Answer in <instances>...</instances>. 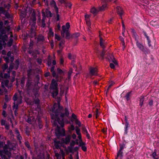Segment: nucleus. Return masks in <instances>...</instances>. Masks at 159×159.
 <instances>
[{
	"instance_id": "48",
	"label": "nucleus",
	"mask_w": 159,
	"mask_h": 159,
	"mask_svg": "<svg viewBox=\"0 0 159 159\" xmlns=\"http://www.w3.org/2000/svg\"><path fill=\"white\" fill-rule=\"evenodd\" d=\"M65 42L64 40H61L59 44V48H61V47L62 46V44H64L65 43Z\"/></svg>"
},
{
	"instance_id": "59",
	"label": "nucleus",
	"mask_w": 159,
	"mask_h": 159,
	"mask_svg": "<svg viewBox=\"0 0 159 159\" xmlns=\"http://www.w3.org/2000/svg\"><path fill=\"white\" fill-rule=\"evenodd\" d=\"M26 132L27 134L29 135V127L28 126H27L26 128Z\"/></svg>"
},
{
	"instance_id": "50",
	"label": "nucleus",
	"mask_w": 159,
	"mask_h": 159,
	"mask_svg": "<svg viewBox=\"0 0 159 159\" xmlns=\"http://www.w3.org/2000/svg\"><path fill=\"white\" fill-rule=\"evenodd\" d=\"M55 38L57 39L58 41H60L61 40L60 37L57 34H55Z\"/></svg>"
},
{
	"instance_id": "8",
	"label": "nucleus",
	"mask_w": 159,
	"mask_h": 159,
	"mask_svg": "<svg viewBox=\"0 0 159 159\" xmlns=\"http://www.w3.org/2000/svg\"><path fill=\"white\" fill-rule=\"evenodd\" d=\"M32 9L30 8V14L32 13L31 17H30V21H32V25L34 27L36 23V17L35 11L33 10L32 11Z\"/></svg>"
},
{
	"instance_id": "54",
	"label": "nucleus",
	"mask_w": 159,
	"mask_h": 159,
	"mask_svg": "<svg viewBox=\"0 0 159 159\" xmlns=\"http://www.w3.org/2000/svg\"><path fill=\"white\" fill-rule=\"evenodd\" d=\"M8 63H7L6 64H5L3 66L2 68L3 70H5L8 67V66L7 65Z\"/></svg>"
},
{
	"instance_id": "27",
	"label": "nucleus",
	"mask_w": 159,
	"mask_h": 159,
	"mask_svg": "<svg viewBox=\"0 0 159 159\" xmlns=\"http://www.w3.org/2000/svg\"><path fill=\"white\" fill-rule=\"evenodd\" d=\"M46 16L47 17H52V14L51 12L48 9H46Z\"/></svg>"
},
{
	"instance_id": "25",
	"label": "nucleus",
	"mask_w": 159,
	"mask_h": 159,
	"mask_svg": "<svg viewBox=\"0 0 159 159\" xmlns=\"http://www.w3.org/2000/svg\"><path fill=\"white\" fill-rule=\"evenodd\" d=\"M44 37L41 34H39L37 38V40L38 42L39 41H43L44 40Z\"/></svg>"
},
{
	"instance_id": "29",
	"label": "nucleus",
	"mask_w": 159,
	"mask_h": 159,
	"mask_svg": "<svg viewBox=\"0 0 159 159\" xmlns=\"http://www.w3.org/2000/svg\"><path fill=\"white\" fill-rule=\"evenodd\" d=\"M38 126L40 129H41L43 127V125L42 124V121H41V119L39 118L38 119Z\"/></svg>"
},
{
	"instance_id": "41",
	"label": "nucleus",
	"mask_w": 159,
	"mask_h": 159,
	"mask_svg": "<svg viewBox=\"0 0 159 159\" xmlns=\"http://www.w3.org/2000/svg\"><path fill=\"white\" fill-rule=\"evenodd\" d=\"M56 12V14L57 15V20L58 21L60 19V16L58 14V9H57V11H55Z\"/></svg>"
},
{
	"instance_id": "61",
	"label": "nucleus",
	"mask_w": 159,
	"mask_h": 159,
	"mask_svg": "<svg viewBox=\"0 0 159 159\" xmlns=\"http://www.w3.org/2000/svg\"><path fill=\"white\" fill-rule=\"evenodd\" d=\"M82 149L84 152H85L87 150V148L84 145L81 147Z\"/></svg>"
},
{
	"instance_id": "4",
	"label": "nucleus",
	"mask_w": 159,
	"mask_h": 159,
	"mask_svg": "<svg viewBox=\"0 0 159 159\" xmlns=\"http://www.w3.org/2000/svg\"><path fill=\"white\" fill-rule=\"evenodd\" d=\"M49 89L52 97L54 98H56L58 95L59 92L57 81L54 79H52L49 86Z\"/></svg>"
},
{
	"instance_id": "34",
	"label": "nucleus",
	"mask_w": 159,
	"mask_h": 159,
	"mask_svg": "<svg viewBox=\"0 0 159 159\" xmlns=\"http://www.w3.org/2000/svg\"><path fill=\"white\" fill-rule=\"evenodd\" d=\"M48 35L50 37H53L54 36V33L52 31V30L51 28H50L49 30Z\"/></svg>"
},
{
	"instance_id": "31",
	"label": "nucleus",
	"mask_w": 159,
	"mask_h": 159,
	"mask_svg": "<svg viewBox=\"0 0 159 159\" xmlns=\"http://www.w3.org/2000/svg\"><path fill=\"white\" fill-rule=\"evenodd\" d=\"M132 32L133 33V35L135 37V40H137V37H138L137 34L135 32V30L134 29H132Z\"/></svg>"
},
{
	"instance_id": "7",
	"label": "nucleus",
	"mask_w": 159,
	"mask_h": 159,
	"mask_svg": "<svg viewBox=\"0 0 159 159\" xmlns=\"http://www.w3.org/2000/svg\"><path fill=\"white\" fill-rule=\"evenodd\" d=\"M62 30L61 31V36L64 38L65 37V34H66V38L67 39H69L70 36V34L68 30H66V28L65 26L64 25H63L62 26Z\"/></svg>"
},
{
	"instance_id": "46",
	"label": "nucleus",
	"mask_w": 159,
	"mask_h": 159,
	"mask_svg": "<svg viewBox=\"0 0 159 159\" xmlns=\"http://www.w3.org/2000/svg\"><path fill=\"white\" fill-rule=\"evenodd\" d=\"M106 7V5H103L101 7L99 8V10L101 11L103 10Z\"/></svg>"
},
{
	"instance_id": "12",
	"label": "nucleus",
	"mask_w": 159,
	"mask_h": 159,
	"mask_svg": "<svg viewBox=\"0 0 159 159\" xmlns=\"http://www.w3.org/2000/svg\"><path fill=\"white\" fill-rule=\"evenodd\" d=\"M71 139V136L70 135H67L64 139H62V142L63 143L67 145L70 142Z\"/></svg>"
},
{
	"instance_id": "39",
	"label": "nucleus",
	"mask_w": 159,
	"mask_h": 159,
	"mask_svg": "<svg viewBox=\"0 0 159 159\" xmlns=\"http://www.w3.org/2000/svg\"><path fill=\"white\" fill-rule=\"evenodd\" d=\"M15 102H14V105L13 106V110H17L18 108V105L19 103H16V104Z\"/></svg>"
},
{
	"instance_id": "62",
	"label": "nucleus",
	"mask_w": 159,
	"mask_h": 159,
	"mask_svg": "<svg viewBox=\"0 0 159 159\" xmlns=\"http://www.w3.org/2000/svg\"><path fill=\"white\" fill-rule=\"evenodd\" d=\"M36 0H32L31 2V3H30V5H31V4L33 5H34L36 4Z\"/></svg>"
},
{
	"instance_id": "16",
	"label": "nucleus",
	"mask_w": 159,
	"mask_h": 159,
	"mask_svg": "<svg viewBox=\"0 0 159 159\" xmlns=\"http://www.w3.org/2000/svg\"><path fill=\"white\" fill-rule=\"evenodd\" d=\"M132 91H131L129 92L126 94L125 95L124 97L125 98L127 101L128 102L130 99V98L131 97V94L132 93Z\"/></svg>"
},
{
	"instance_id": "35",
	"label": "nucleus",
	"mask_w": 159,
	"mask_h": 159,
	"mask_svg": "<svg viewBox=\"0 0 159 159\" xmlns=\"http://www.w3.org/2000/svg\"><path fill=\"white\" fill-rule=\"evenodd\" d=\"M91 12L93 14H96L97 13V10L96 8L93 7L91 9Z\"/></svg>"
},
{
	"instance_id": "18",
	"label": "nucleus",
	"mask_w": 159,
	"mask_h": 159,
	"mask_svg": "<svg viewBox=\"0 0 159 159\" xmlns=\"http://www.w3.org/2000/svg\"><path fill=\"white\" fill-rule=\"evenodd\" d=\"M3 149L5 154L7 155L8 156L10 157L11 155V153L7 150L8 149V146L5 145V146L4 147Z\"/></svg>"
},
{
	"instance_id": "43",
	"label": "nucleus",
	"mask_w": 159,
	"mask_h": 159,
	"mask_svg": "<svg viewBox=\"0 0 159 159\" xmlns=\"http://www.w3.org/2000/svg\"><path fill=\"white\" fill-rule=\"evenodd\" d=\"M156 151L157 150L156 149H155L154 150L152 154V156L153 158L156 157L157 156V155L156 154Z\"/></svg>"
},
{
	"instance_id": "23",
	"label": "nucleus",
	"mask_w": 159,
	"mask_h": 159,
	"mask_svg": "<svg viewBox=\"0 0 159 159\" xmlns=\"http://www.w3.org/2000/svg\"><path fill=\"white\" fill-rule=\"evenodd\" d=\"M27 11V10L25 8H24V10L21 11V14L20 15L21 18H23L26 15Z\"/></svg>"
},
{
	"instance_id": "26",
	"label": "nucleus",
	"mask_w": 159,
	"mask_h": 159,
	"mask_svg": "<svg viewBox=\"0 0 159 159\" xmlns=\"http://www.w3.org/2000/svg\"><path fill=\"white\" fill-rule=\"evenodd\" d=\"M30 38H32L33 37V36H34L35 37V39H36L37 38L36 37V33L35 32H34V33L33 32V29L32 28H30Z\"/></svg>"
},
{
	"instance_id": "6",
	"label": "nucleus",
	"mask_w": 159,
	"mask_h": 159,
	"mask_svg": "<svg viewBox=\"0 0 159 159\" xmlns=\"http://www.w3.org/2000/svg\"><path fill=\"white\" fill-rule=\"evenodd\" d=\"M136 44L137 47L146 55L150 53V50L147 48H144L143 44L140 43L138 40H136Z\"/></svg>"
},
{
	"instance_id": "44",
	"label": "nucleus",
	"mask_w": 159,
	"mask_h": 159,
	"mask_svg": "<svg viewBox=\"0 0 159 159\" xmlns=\"http://www.w3.org/2000/svg\"><path fill=\"white\" fill-rule=\"evenodd\" d=\"M57 71L58 73L61 74L63 73V71L59 68H57Z\"/></svg>"
},
{
	"instance_id": "47",
	"label": "nucleus",
	"mask_w": 159,
	"mask_h": 159,
	"mask_svg": "<svg viewBox=\"0 0 159 159\" xmlns=\"http://www.w3.org/2000/svg\"><path fill=\"white\" fill-rule=\"evenodd\" d=\"M85 145V143L84 142H83L82 140H81V141H80L79 145V146L81 147Z\"/></svg>"
},
{
	"instance_id": "63",
	"label": "nucleus",
	"mask_w": 159,
	"mask_h": 159,
	"mask_svg": "<svg viewBox=\"0 0 159 159\" xmlns=\"http://www.w3.org/2000/svg\"><path fill=\"white\" fill-rule=\"evenodd\" d=\"M14 68V64L13 63H12L10 64L9 66V69L10 70H12Z\"/></svg>"
},
{
	"instance_id": "28",
	"label": "nucleus",
	"mask_w": 159,
	"mask_h": 159,
	"mask_svg": "<svg viewBox=\"0 0 159 159\" xmlns=\"http://www.w3.org/2000/svg\"><path fill=\"white\" fill-rule=\"evenodd\" d=\"M30 84L29 80H28L27 82L26 85V89L27 90V93L29 94L30 93Z\"/></svg>"
},
{
	"instance_id": "52",
	"label": "nucleus",
	"mask_w": 159,
	"mask_h": 159,
	"mask_svg": "<svg viewBox=\"0 0 159 159\" xmlns=\"http://www.w3.org/2000/svg\"><path fill=\"white\" fill-rule=\"evenodd\" d=\"M125 124H129V122L128 119V118L126 116H125Z\"/></svg>"
},
{
	"instance_id": "13",
	"label": "nucleus",
	"mask_w": 159,
	"mask_h": 159,
	"mask_svg": "<svg viewBox=\"0 0 159 159\" xmlns=\"http://www.w3.org/2000/svg\"><path fill=\"white\" fill-rule=\"evenodd\" d=\"M90 74L91 75H97V69L95 67H91L89 69Z\"/></svg>"
},
{
	"instance_id": "9",
	"label": "nucleus",
	"mask_w": 159,
	"mask_h": 159,
	"mask_svg": "<svg viewBox=\"0 0 159 159\" xmlns=\"http://www.w3.org/2000/svg\"><path fill=\"white\" fill-rule=\"evenodd\" d=\"M57 127H58V126ZM56 131V134L57 137L65 136V130L64 129H62L61 130L59 128H58Z\"/></svg>"
},
{
	"instance_id": "57",
	"label": "nucleus",
	"mask_w": 159,
	"mask_h": 159,
	"mask_svg": "<svg viewBox=\"0 0 159 159\" xmlns=\"http://www.w3.org/2000/svg\"><path fill=\"white\" fill-rule=\"evenodd\" d=\"M87 25L88 26V29L89 30L90 28H91L90 25H91V24L90 22L89 21H87L86 22Z\"/></svg>"
},
{
	"instance_id": "64",
	"label": "nucleus",
	"mask_w": 159,
	"mask_h": 159,
	"mask_svg": "<svg viewBox=\"0 0 159 159\" xmlns=\"http://www.w3.org/2000/svg\"><path fill=\"white\" fill-rule=\"evenodd\" d=\"M66 27L67 29H69L70 28V23L69 22H67L66 23Z\"/></svg>"
},
{
	"instance_id": "14",
	"label": "nucleus",
	"mask_w": 159,
	"mask_h": 159,
	"mask_svg": "<svg viewBox=\"0 0 159 159\" xmlns=\"http://www.w3.org/2000/svg\"><path fill=\"white\" fill-rule=\"evenodd\" d=\"M75 145V141L74 140H72L70 143V146L68 147V149L70 152L73 153V148Z\"/></svg>"
},
{
	"instance_id": "45",
	"label": "nucleus",
	"mask_w": 159,
	"mask_h": 159,
	"mask_svg": "<svg viewBox=\"0 0 159 159\" xmlns=\"http://www.w3.org/2000/svg\"><path fill=\"white\" fill-rule=\"evenodd\" d=\"M6 12V11L4 10L3 7H0V14L2 13L3 14H5Z\"/></svg>"
},
{
	"instance_id": "19",
	"label": "nucleus",
	"mask_w": 159,
	"mask_h": 159,
	"mask_svg": "<svg viewBox=\"0 0 159 159\" xmlns=\"http://www.w3.org/2000/svg\"><path fill=\"white\" fill-rule=\"evenodd\" d=\"M130 127L129 124H125L124 127V135H127L128 132L129 128Z\"/></svg>"
},
{
	"instance_id": "3",
	"label": "nucleus",
	"mask_w": 159,
	"mask_h": 159,
	"mask_svg": "<svg viewBox=\"0 0 159 159\" xmlns=\"http://www.w3.org/2000/svg\"><path fill=\"white\" fill-rule=\"evenodd\" d=\"M124 137H123V139H124ZM119 146V149L117 153V156L116 159H117V158L118 157H120V159H122L123 156V149L127 147L129 149L131 148L132 147V142L131 141H127L123 139L122 142L121 143H120Z\"/></svg>"
},
{
	"instance_id": "5",
	"label": "nucleus",
	"mask_w": 159,
	"mask_h": 159,
	"mask_svg": "<svg viewBox=\"0 0 159 159\" xmlns=\"http://www.w3.org/2000/svg\"><path fill=\"white\" fill-rule=\"evenodd\" d=\"M8 39V36L5 34V30H2L0 34V50L2 49L3 46L5 47L6 45L5 41H7Z\"/></svg>"
},
{
	"instance_id": "40",
	"label": "nucleus",
	"mask_w": 159,
	"mask_h": 159,
	"mask_svg": "<svg viewBox=\"0 0 159 159\" xmlns=\"http://www.w3.org/2000/svg\"><path fill=\"white\" fill-rule=\"evenodd\" d=\"M82 129L84 134L88 133V132L85 126H83L82 128Z\"/></svg>"
},
{
	"instance_id": "37",
	"label": "nucleus",
	"mask_w": 159,
	"mask_h": 159,
	"mask_svg": "<svg viewBox=\"0 0 159 159\" xmlns=\"http://www.w3.org/2000/svg\"><path fill=\"white\" fill-rule=\"evenodd\" d=\"M13 41V40L12 39H9L8 42L7 43V45L8 47H10L11 46Z\"/></svg>"
},
{
	"instance_id": "2",
	"label": "nucleus",
	"mask_w": 159,
	"mask_h": 159,
	"mask_svg": "<svg viewBox=\"0 0 159 159\" xmlns=\"http://www.w3.org/2000/svg\"><path fill=\"white\" fill-rule=\"evenodd\" d=\"M40 80V76L39 75H36L34 79V81L35 83V87L34 88L33 91L34 93V102L35 104L37 105V108L39 110H41V107L40 105V100L38 98L39 96V94L38 92L39 89V87L38 85L39 83V81Z\"/></svg>"
},
{
	"instance_id": "36",
	"label": "nucleus",
	"mask_w": 159,
	"mask_h": 159,
	"mask_svg": "<svg viewBox=\"0 0 159 159\" xmlns=\"http://www.w3.org/2000/svg\"><path fill=\"white\" fill-rule=\"evenodd\" d=\"M115 83L113 81H111L110 83L107 91V93L109 89Z\"/></svg>"
},
{
	"instance_id": "56",
	"label": "nucleus",
	"mask_w": 159,
	"mask_h": 159,
	"mask_svg": "<svg viewBox=\"0 0 159 159\" xmlns=\"http://www.w3.org/2000/svg\"><path fill=\"white\" fill-rule=\"evenodd\" d=\"M79 149V147H78L76 146L75 147L74 149H73V152H77L78 151Z\"/></svg>"
},
{
	"instance_id": "55",
	"label": "nucleus",
	"mask_w": 159,
	"mask_h": 159,
	"mask_svg": "<svg viewBox=\"0 0 159 159\" xmlns=\"http://www.w3.org/2000/svg\"><path fill=\"white\" fill-rule=\"evenodd\" d=\"M37 61L38 62V63L39 65L41 64L42 62V60L41 59L39 58L37 59Z\"/></svg>"
},
{
	"instance_id": "21",
	"label": "nucleus",
	"mask_w": 159,
	"mask_h": 159,
	"mask_svg": "<svg viewBox=\"0 0 159 159\" xmlns=\"http://www.w3.org/2000/svg\"><path fill=\"white\" fill-rule=\"evenodd\" d=\"M50 4L52 6V7H53L54 8V9L55 11H57V9H58V8L56 4V2L54 0H52L50 2Z\"/></svg>"
},
{
	"instance_id": "33",
	"label": "nucleus",
	"mask_w": 159,
	"mask_h": 159,
	"mask_svg": "<svg viewBox=\"0 0 159 159\" xmlns=\"http://www.w3.org/2000/svg\"><path fill=\"white\" fill-rule=\"evenodd\" d=\"M146 39H147V41L148 44V46L149 47H152V45H151V40L149 38V36L147 37V38H146Z\"/></svg>"
},
{
	"instance_id": "49",
	"label": "nucleus",
	"mask_w": 159,
	"mask_h": 159,
	"mask_svg": "<svg viewBox=\"0 0 159 159\" xmlns=\"http://www.w3.org/2000/svg\"><path fill=\"white\" fill-rule=\"evenodd\" d=\"M43 157L41 156L38 155L37 157H33L32 159H43Z\"/></svg>"
},
{
	"instance_id": "42",
	"label": "nucleus",
	"mask_w": 159,
	"mask_h": 159,
	"mask_svg": "<svg viewBox=\"0 0 159 159\" xmlns=\"http://www.w3.org/2000/svg\"><path fill=\"white\" fill-rule=\"evenodd\" d=\"M100 114V113L99 111H98V109H96L95 112V116L96 118H98V117L99 116Z\"/></svg>"
},
{
	"instance_id": "1",
	"label": "nucleus",
	"mask_w": 159,
	"mask_h": 159,
	"mask_svg": "<svg viewBox=\"0 0 159 159\" xmlns=\"http://www.w3.org/2000/svg\"><path fill=\"white\" fill-rule=\"evenodd\" d=\"M64 110L63 107L60 105V102H58L57 104L54 103L52 108L51 111L52 113L50 114L52 119L54 120V124L57 125V122L62 127L64 126V122L63 118L66 116L68 117L69 115L67 108L65 109V113H62Z\"/></svg>"
},
{
	"instance_id": "11",
	"label": "nucleus",
	"mask_w": 159,
	"mask_h": 159,
	"mask_svg": "<svg viewBox=\"0 0 159 159\" xmlns=\"http://www.w3.org/2000/svg\"><path fill=\"white\" fill-rule=\"evenodd\" d=\"M116 11L117 14L120 16V18L122 20V16L124 13L122 8L120 6H117L116 7Z\"/></svg>"
},
{
	"instance_id": "38",
	"label": "nucleus",
	"mask_w": 159,
	"mask_h": 159,
	"mask_svg": "<svg viewBox=\"0 0 159 159\" xmlns=\"http://www.w3.org/2000/svg\"><path fill=\"white\" fill-rule=\"evenodd\" d=\"M75 131L77 135H78L81 134L80 132V129L77 126L76 127Z\"/></svg>"
},
{
	"instance_id": "24",
	"label": "nucleus",
	"mask_w": 159,
	"mask_h": 159,
	"mask_svg": "<svg viewBox=\"0 0 159 159\" xmlns=\"http://www.w3.org/2000/svg\"><path fill=\"white\" fill-rule=\"evenodd\" d=\"M139 105L142 107L143 105V102L144 101V97L143 96H141L139 98Z\"/></svg>"
},
{
	"instance_id": "30",
	"label": "nucleus",
	"mask_w": 159,
	"mask_h": 159,
	"mask_svg": "<svg viewBox=\"0 0 159 159\" xmlns=\"http://www.w3.org/2000/svg\"><path fill=\"white\" fill-rule=\"evenodd\" d=\"M103 39L102 38H100V46L103 48V49H104L105 48L103 43Z\"/></svg>"
},
{
	"instance_id": "53",
	"label": "nucleus",
	"mask_w": 159,
	"mask_h": 159,
	"mask_svg": "<svg viewBox=\"0 0 159 159\" xmlns=\"http://www.w3.org/2000/svg\"><path fill=\"white\" fill-rule=\"evenodd\" d=\"M148 104L150 107H152L153 105V101L152 100H150Z\"/></svg>"
},
{
	"instance_id": "20",
	"label": "nucleus",
	"mask_w": 159,
	"mask_h": 159,
	"mask_svg": "<svg viewBox=\"0 0 159 159\" xmlns=\"http://www.w3.org/2000/svg\"><path fill=\"white\" fill-rule=\"evenodd\" d=\"M3 25V23L2 22H0V33H1V30H4L5 31V34H6V30H7V31H9L10 30V26H8L7 27H5L4 28L2 29V26Z\"/></svg>"
},
{
	"instance_id": "10",
	"label": "nucleus",
	"mask_w": 159,
	"mask_h": 159,
	"mask_svg": "<svg viewBox=\"0 0 159 159\" xmlns=\"http://www.w3.org/2000/svg\"><path fill=\"white\" fill-rule=\"evenodd\" d=\"M33 45V42L30 39V55L33 57L34 59L37 57V54H39V52L38 50L35 49L34 51L31 50V48Z\"/></svg>"
},
{
	"instance_id": "51",
	"label": "nucleus",
	"mask_w": 159,
	"mask_h": 159,
	"mask_svg": "<svg viewBox=\"0 0 159 159\" xmlns=\"http://www.w3.org/2000/svg\"><path fill=\"white\" fill-rule=\"evenodd\" d=\"M24 157L22 156H19L18 155H17L16 156L15 159H24Z\"/></svg>"
},
{
	"instance_id": "60",
	"label": "nucleus",
	"mask_w": 159,
	"mask_h": 159,
	"mask_svg": "<svg viewBox=\"0 0 159 159\" xmlns=\"http://www.w3.org/2000/svg\"><path fill=\"white\" fill-rule=\"evenodd\" d=\"M4 77L5 78L7 79L10 77V74L8 73H6L4 75Z\"/></svg>"
},
{
	"instance_id": "15",
	"label": "nucleus",
	"mask_w": 159,
	"mask_h": 159,
	"mask_svg": "<svg viewBox=\"0 0 159 159\" xmlns=\"http://www.w3.org/2000/svg\"><path fill=\"white\" fill-rule=\"evenodd\" d=\"M55 66H52L50 68V71L52 73V76L55 77L56 79L58 78V75L56 74V71L54 70Z\"/></svg>"
},
{
	"instance_id": "22",
	"label": "nucleus",
	"mask_w": 159,
	"mask_h": 159,
	"mask_svg": "<svg viewBox=\"0 0 159 159\" xmlns=\"http://www.w3.org/2000/svg\"><path fill=\"white\" fill-rule=\"evenodd\" d=\"M105 54V51L104 49H103L102 52L100 54L99 56H98V57L101 60H104V56Z\"/></svg>"
},
{
	"instance_id": "32",
	"label": "nucleus",
	"mask_w": 159,
	"mask_h": 159,
	"mask_svg": "<svg viewBox=\"0 0 159 159\" xmlns=\"http://www.w3.org/2000/svg\"><path fill=\"white\" fill-rule=\"evenodd\" d=\"M19 65V61L18 60H16L15 61V69L16 70L17 69L18 66Z\"/></svg>"
},
{
	"instance_id": "58",
	"label": "nucleus",
	"mask_w": 159,
	"mask_h": 159,
	"mask_svg": "<svg viewBox=\"0 0 159 159\" xmlns=\"http://www.w3.org/2000/svg\"><path fill=\"white\" fill-rule=\"evenodd\" d=\"M43 1L45 3V4L48 6L49 4V0H43Z\"/></svg>"
},
{
	"instance_id": "17",
	"label": "nucleus",
	"mask_w": 159,
	"mask_h": 159,
	"mask_svg": "<svg viewBox=\"0 0 159 159\" xmlns=\"http://www.w3.org/2000/svg\"><path fill=\"white\" fill-rule=\"evenodd\" d=\"M54 146L56 149H58L60 148L61 147L59 145V144L61 143L60 141L55 140L54 141Z\"/></svg>"
}]
</instances>
